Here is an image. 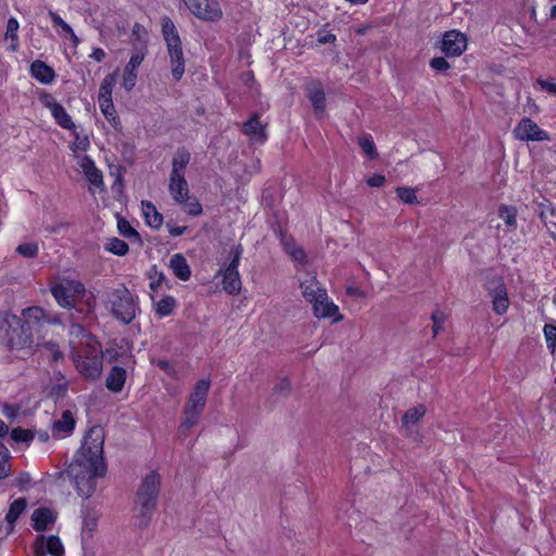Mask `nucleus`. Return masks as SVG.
Listing matches in <instances>:
<instances>
[{"mask_svg":"<svg viewBox=\"0 0 556 556\" xmlns=\"http://www.w3.org/2000/svg\"><path fill=\"white\" fill-rule=\"evenodd\" d=\"M162 34L167 46L172 76L178 81L185 74V56L180 37L168 17L162 18Z\"/></svg>","mask_w":556,"mask_h":556,"instance_id":"6","label":"nucleus"},{"mask_svg":"<svg viewBox=\"0 0 556 556\" xmlns=\"http://www.w3.org/2000/svg\"><path fill=\"white\" fill-rule=\"evenodd\" d=\"M544 336L546 339L547 348H556V326L545 325Z\"/></svg>","mask_w":556,"mask_h":556,"instance_id":"53","label":"nucleus"},{"mask_svg":"<svg viewBox=\"0 0 556 556\" xmlns=\"http://www.w3.org/2000/svg\"><path fill=\"white\" fill-rule=\"evenodd\" d=\"M538 84L541 86L543 90L547 91L548 93L556 94V83L552 80L539 79Z\"/></svg>","mask_w":556,"mask_h":556,"instance_id":"57","label":"nucleus"},{"mask_svg":"<svg viewBox=\"0 0 556 556\" xmlns=\"http://www.w3.org/2000/svg\"><path fill=\"white\" fill-rule=\"evenodd\" d=\"M156 365L162 369L164 370L168 376L170 377H176L177 372L174 368V366L168 362V361H165V359H160Z\"/></svg>","mask_w":556,"mask_h":556,"instance_id":"55","label":"nucleus"},{"mask_svg":"<svg viewBox=\"0 0 556 556\" xmlns=\"http://www.w3.org/2000/svg\"><path fill=\"white\" fill-rule=\"evenodd\" d=\"M109 306L113 316L124 324L131 323L139 311L138 299L125 287L109 294Z\"/></svg>","mask_w":556,"mask_h":556,"instance_id":"7","label":"nucleus"},{"mask_svg":"<svg viewBox=\"0 0 556 556\" xmlns=\"http://www.w3.org/2000/svg\"><path fill=\"white\" fill-rule=\"evenodd\" d=\"M18 408L14 405L4 404L2 407V414L9 418L14 419L17 416Z\"/></svg>","mask_w":556,"mask_h":556,"instance_id":"58","label":"nucleus"},{"mask_svg":"<svg viewBox=\"0 0 556 556\" xmlns=\"http://www.w3.org/2000/svg\"><path fill=\"white\" fill-rule=\"evenodd\" d=\"M103 443V430L98 427L91 428L66 469L67 476L75 482L77 493L86 498L96 492L97 479L106 475Z\"/></svg>","mask_w":556,"mask_h":556,"instance_id":"2","label":"nucleus"},{"mask_svg":"<svg viewBox=\"0 0 556 556\" xmlns=\"http://www.w3.org/2000/svg\"><path fill=\"white\" fill-rule=\"evenodd\" d=\"M38 244L35 242L22 243L16 248V252L27 258H33L38 254Z\"/></svg>","mask_w":556,"mask_h":556,"instance_id":"49","label":"nucleus"},{"mask_svg":"<svg viewBox=\"0 0 556 556\" xmlns=\"http://www.w3.org/2000/svg\"><path fill=\"white\" fill-rule=\"evenodd\" d=\"M396 194L406 204L417 203V195L413 188L399 187L396 188Z\"/></svg>","mask_w":556,"mask_h":556,"instance_id":"48","label":"nucleus"},{"mask_svg":"<svg viewBox=\"0 0 556 556\" xmlns=\"http://www.w3.org/2000/svg\"><path fill=\"white\" fill-rule=\"evenodd\" d=\"M153 302L155 314L160 318L169 316L176 307V300L172 295H165L161 299H156V295L150 294Z\"/></svg>","mask_w":556,"mask_h":556,"instance_id":"29","label":"nucleus"},{"mask_svg":"<svg viewBox=\"0 0 556 556\" xmlns=\"http://www.w3.org/2000/svg\"><path fill=\"white\" fill-rule=\"evenodd\" d=\"M30 75L43 85H50L55 79L54 70L40 60H36L31 63Z\"/></svg>","mask_w":556,"mask_h":556,"instance_id":"24","label":"nucleus"},{"mask_svg":"<svg viewBox=\"0 0 556 556\" xmlns=\"http://www.w3.org/2000/svg\"><path fill=\"white\" fill-rule=\"evenodd\" d=\"M448 318H450V313L444 309L437 308L432 313V315H431L432 332L434 336L439 334L444 329L445 324Z\"/></svg>","mask_w":556,"mask_h":556,"instance_id":"39","label":"nucleus"},{"mask_svg":"<svg viewBox=\"0 0 556 556\" xmlns=\"http://www.w3.org/2000/svg\"><path fill=\"white\" fill-rule=\"evenodd\" d=\"M242 255L241 245L231 250V261L223 271V289L228 294L235 295L241 291V279L239 275V264Z\"/></svg>","mask_w":556,"mask_h":556,"instance_id":"9","label":"nucleus"},{"mask_svg":"<svg viewBox=\"0 0 556 556\" xmlns=\"http://www.w3.org/2000/svg\"><path fill=\"white\" fill-rule=\"evenodd\" d=\"M168 189L176 203H184L189 199V188L185 176L170 175Z\"/></svg>","mask_w":556,"mask_h":556,"instance_id":"23","label":"nucleus"},{"mask_svg":"<svg viewBox=\"0 0 556 556\" xmlns=\"http://www.w3.org/2000/svg\"><path fill=\"white\" fill-rule=\"evenodd\" d=\"M18 27H20V24L15 17L9 18L8 24H7L5 39L8 41H10L9 49L11 51H16L18 48V36H17Z\"/></svg>","mask_w":556,"mask_h":556,"instance_id":"36","label":"nucleus"},{"mask_svg":"<svg viewBox=\"0 0 556 556\" xmlns=\"http://www.w3.org/2000/svg\"><path fill=\"white\" fill-rule=\"evenodd\" d=\"M60 323L58 315L39 306L23 309L21 317L0 312V344L7 348H55V343L40 341L47 336L48 327Z\"/></svg>","mask_w":556,"mask_h":556,"instance_id":"1","label":"nucleus"},{"mask_svg":"<svg viewBox=\"0 0 556 556\" xmlns=\"http://www.w3.org/2000/svg\"><path fill=\"white\" fill-rule=\"evenodd\" d=\"M116 79L114 74L106 75L100 86L98 98H112Z\"/></svg>","mask_w":556,"mask_h":556,"instance_id":"42","label":"nucleus"},{"mask_svg":"<svg viewBox=\"0 0 556 556\" xmlns=\"http://www.w3.org/2000/svg\"><path fill=\"white\" fill-rule=\"evenodd\" d=\"M169 268L178 279L182 281H187L190 279L191 269L186 257L182 254L176 253L170 257Z\"/></svg>","mask_w":556,"mask_h":556,"instance_id":"26","label":"nucleus"},{"mask_svg":"<svg viewBox=\"0 0 556 556\" xmlns=\"http://www.w3.org/2000/svg\"><path fill=\"white\" fill-rule=\"evenodd\" d=\"M291 393V383L288 378H281L279 382L273 388V394L282 397H288Z\"/></svg>","mask_w":556,"mask_h":556,"instance_id":"50","label":"nucleus"},{"mask_svg":"<svg viewBox=\"0 0 556 556\" xmlns=\"http://www.w3.org/2000/svg\"><path fill=\"white\" fill-rule=\"evenodd\" d=\"M197 17L215 22L222 18L223 11L216 0H182Z\"/></svg>","mask_w":556,"mask_h":556,"instance_id":"12","label":"nucleus"},{"mask_svg":"<svg viewBox=\"0 0 556 556\" xmlns=\"http://www.w3.org/2000/svg\"><path fill=\"white\" fill-rule=\"evenodd\" d=\"M306 96L309 99L316 115H320L326 109V96L319 81H312L306 86Z\"/></svg>","mask_w":556,"mask_h":556,"instance_id":"19","label":"nucleus"},{"mask_svg":"<svg viewBox=\"0 0 556 556\" xmlns=\"http://www.w3.org/2000/svg\"><path fill=\"white\" fill-rule=\"evenodd\" d=\"M514 138L525 142L549 141V134L529 117L521 118L513 130Z\"/></svg>","mask_w":556,"mask_h":556,"instance_id":"10","label":"nucleus"},{"mask_svg":"<svg viewBox=\"0 0 556 556\" xmlns=\"http://www.w3.org/2000/svg\"><path fill=\"white\" fill-rule=\"evenodd\" d=\"M30 482V476L27 472H22L17 478V485H25Z\"/></svg>","mask_w":556,"mask_h":556,"instance_id":"64","label":"nucleus"},{"mask_svg":"<svg viewBox=\"0 0 556 556\" xmlns=\"http://www.w3.org/2000/svg\"><path fill=\"white\" fill-rule=\"evenodd\" d=\"M67 392V384H55L51 389V394L55 395L56 397H64Z\"/></svg>","mask_w":556,"mask_h":556,"instance_id":"59","label":"nucleus"},{"mask_svg":"<svg viewBox=\"0 0 556 556\" xmlns=\"http://www.w3.org/2000/svg\"><path fill=\"white\" fill-rule=\"evenodd\" d=\"M75 140L71 144V150L74 154L75 160L77 161V155H85L84 152L88 150L90 147V141L88 136L79 135L75 130Z\"/></svg>","mask_w":556,"mask_h":556,"instance_id":"40","label":"nucleus"},{"mask_svg":"<svg viewBox=\"0 0 556 556\" xmlns=\"http://www.w3.org/2000/svg\"><path fill=\"white\" fill-rule=\"evenodd\" d=\"M358 144L359 147L362 148V150L364 151V153H366V155L369 157V159H376L377 156V152H376V146H375V142L372 140V138L370 136H363L358 139Z\"/></svg>","mask_w":556,"mask_h":556,"instance_id":"45","label":"nucleus"},{"mask_svg":"<svg viewBox=\"0 0 556 556\" xmlns=\"http://www.w3.org/2000/svg\"><path fill=\"white\" fill-rule=\"evenodd\" d=\"M49 15H50V18H51V22H52L53 26L60 28L59 33L61 35L66 36L74 46H77L79 43V39L75 35L73 28L60 15H58L56 13L50 11Z\"/></svg>","mask_w":556,"mask_h":556,"instance_id":"32","label":"nucleus"},{"mask_svg":"<svg viewBox=\"0 0 556 556\" xmlns=\"http://www.w3.org/2000/svg\"><path fill=\"white\" fill-rule=\"evenodd\" d=\"M90 58H92L97 62H102L106 58V53L101 48H94L90 54Z\"/></svg>","mask_w":556,"mask_h":556,"instance_id":"62","label":"nucleus"},{"mask_svg":"<svg viewBox=\"0 0 556 556\" xmlns=\"http://www.w3.org/2000/svg\"><path fill=\"white\" fill-rule=\"evenodd\" d=\"M103 350H74L72 358L79 374L89 380H96L102 371Z\"/></svg>","mask_w":556,"mask_h":556,"instance_id":"8","label":"nucleus"},{"mask_svg":"<svg viewBox=\"0 0 556 556\" xmlns=\"http://www.w3.org/2000/svg\"><path fill=\"white\" fill-rule=\"evenodd\" d=\"M467 48V38L458 30L446 31L442 39V51L447 56H459Z\"/></svg>","mask_w":556,"mask_h":556,"instance_id":"16","label":"nucleus"},{"mask_svg":"<svg viewBox=\"0 0 556 556\" xmlns=\"http://www.w3.org/2000/svg\"><path fill=\"white\" fill-rule=\"evenodd\" d=\"M141 213L146 224L153 228L160 229L163 225V215L157 211L155 205L147 200L141 201Z\"/></svg>","mask_w":556,"mask_h":556,"instance_id":"25","label":"nucleus"},{"mask_svg":"<svg viewBox=\"0 0 556 556\" xmlns=\"http://www.w3.org/2000/svg\"><path fill=\"white\" fill-rule=\"evenodd\" d=\"M243 132L255 142H264L266 139L264 127L256 116L243 124Z\"/></svg>","mask_w":556,"mask_h":556,"instance_id":"31","label":"nucleus"},{"mask_svg":"<svg viewBox=\"0 0 556 556\" xmlns=\"http://www.w3.org/2000/svg\"><path fill=\"white\" fill-rule=\"evenodd\" d=\"M210 386L211 380L205 378L195 383L184 407V420L179 426L180 437L186 438L189 430L198 424L206 404Z\"/></svg>","mask_w":556,"mask_h":556,"instance_id":"5","label":"nucleus"},{"mask_svg":"<svg viewBox=\"0 0 556 556\" xmlns=\"http://www.w3.org/2000/svg\"><path fill=\"white\" fill-rule=\"evenodd\" d=\"M346 293L351 296H354V298H362L363 296V292L359 290V288L355 287V286H349L346 288Z\"/></svg>","mask_w":556,"mask_h":556,"instance_id":"63","label":"nucleus"},{"mask_svg":"<svg viewBox=\"0 0 556 556\" xmlns=\"http://www.w3.org/2000/svg\"><path fill=\"white\" fill-rule=\"evenodd\" d=\"M180 204L184 205V210L189 215L197 216V215H200L202 213V206L199 203V201L195 200V199H191L189 197L188 200H186L184 203H180Z\"/></svg>","mask_w":556,"mask_h":556,"instance_id":"51","label":"nucleus"},{"mask_svg":"<svg viewBox=\"0 0 556 556\" xmlns=\"http://www.w3.org/2000/svg\"><path fill=\"white\" fill-rule=\"evenodd\" d=\"M104 250L114 255L124 256L128 253L129 248L125 241L114 237L108 239L104 243Z\"/></svg>","mask_w":556,"mask_h":556,"instance_id":"38","label":"nucleus"},{"mask_svg":"<svg viewBox=\"0 0 556 556\" xmlns=\"http://www.w3.org/2000/svg\"><path fill=\"white\" fill-rule=\"evenodd\" d=\"M300 288L304 299L312 305L317 301L319 294L327 293V290L321 287L315 275H309L306 279H301Z\"/></svg>","mask_w":556,"mask_h":556,"instance_id":"21","label":"nucleus"},{"mask_svg":"<svg viewBox=\"0 0 556 556\" xmlns=\"http://www.w3.org/2000/svg\"><path fill=\"white\" fill-rule=\"evenodd\" d=\"M366 182L370 187H381L386 182V177L383 175H380V174H375V175L370 176L366 180Z\"/></svg>","mask_w":556,"mask_h":556,"instance_id":"56","label":"nucleus"},{"mask_svg":"<svg viewBox=\"0 0 556 556\" xmlns=\"http://www.w3.org/2000/svg\"><path fill=\"white\" fill-rule=\"evenodd\" d=\"M83 514V527H81V534L83 538L88 536V539H91L93 536V532L97 529L98 526V519L99 515L96 511V509L84 506L81 509Z\"/></svg>","mask_w":556,"mask_h":556,"instance_id":"27","label":"nucleus"},{"mask_svg":"<svg viewBox=\"0 0 556 556\" xmlns=\"http://www.w3.org/2000/svg\"><path fill=\"white\" fill-rule=\"evenodd\" d=\"M76 163L88 180L90 189L103 190V174L101 169L97 167L94 161L89 155H77Z\"/></svg>","mask_w":556,"mask_h":556,"instance_id":"14","label":"nucleus"},{"mask_svg":"<svg viewBox=\"0 0 556 556\" xmlns=\"http://www.w3.org/2000/svg\"><path fill=\"white\" fill-rule=\"evenodd\" d=\"M40 103L50 111L55 123L67 130H75V124L64 106L49 92L39 94Z\"/></svg>","mask_w":556,"mask_h":556,"instance_id":"11","label":"nucleus"},{"mask_svg":"<svg viewBox=\"0 0 556 556\" xmlns=\"http://www.w3.org/2000/svg\"><path fill=\"white\" fill-rule=\"evenodd\" d=\"M50 290L56 303L63 308H75L84 299L88 309H92L96 305L94 295L87 293L85 286L78 279L61 277L51 286Z\"/></svg>","mask_w":556,"mask_h":556,"instance_id":"4","label":"nucleus"},{"mask_svg":"<svg viewBox=\"0 0 556 556\" xmlns=\"http://www.w3.org/2000/svg\"><path fill=\"white\" fill-rule=\"evenodd\" d=\"M55 519L56 516L52 509L48 507H39L35 509L31 515L33 528L38 532L46 531L49 525L55 522Z\"/></svg>","mask_w":556,"mask_h":556,"instance_id":"22","label":"nucleus"},{"mask_svg":"<svg viewBox=\"0 0 556 556\" xmlns=\"http://www.w3.org/2000/svg\"><path fill=\"white\" fill-rule=\"evenodd\" d=\"M26 506L27 501L24 497H20L11 503L9 511L5 515V520L8 522V534L14 530V523L20 518L22 513L25 510Z\"/></svg>","mask_w":556,"mask_h":556,"instance_id":"30","label":"nucleus"},{"mask_svg":"<svg viewBox=\"0 0 556 556\" xmlns=\"http://www.w3.org/2000/svg\"><path fill=\"white\" fill-rule=\"evenodd\" d=\"M430 65L438 72H444L450 67L448 62L441 56L432 59Z\"/></svg>","mask_w":556,"mask_h":556,"instance_id":"54","label":"nucleus"},{"mask_svg":"<svg viewBox=\"0 0 556 556\" xmlns=\"http://www.w3.org/2000/svg\"><path fill=\"white\" fill-rule=\"evenodd\" d=\"M162 478L155 470L149 472L140 482L136 492V527L146 529L151 522L152 516L157 508Z\"/></svg>","mask_w":556,"mask_h":556,"instance_id":"3","label":"nucleus"},{"mask_svg":"<svg viewBox=\"0 0 556 556\" xmlns=\"http://www.w3.org/2000/svg\"><path fill=\"white\" fill-rule=\"evenodd\" d=\"M9 458L8 448L0 442V479L8 477L10 472Z\"/></svg>","mask_w":556,"mask_h":556,"instance_id":"46","label":"nucleus"},{"mask_svg":"<svg viewBox=\"0 0 556 556\" xmlns=\"http://www.w3.org/2000/svg\"><path fill=\"white\" fill-rule=\"evenodd\" d=\"M126 381V369L121 366H113L105 381L106 388L118 393L123 390Z\"/></svg>","mask_w":556,"mask_h":556,"instance_id":"28","label":"nucleus"},{"mask_svg":"<svg viewBox=\"0 0 556 556\" xmlns=\"http://www.w3.org/2000/svg\"><path fill=\"white\" fill-rule=\"evenodd\" d=\"M71 348H96L98 342L83 326L74 324L68 330Z\"/></svg>","mask_w":556,"mask_h":556,"instance_id":"20","label":"nucleus"},{"mask_svg":"<svg viewBox=\"0 0 556 556\" xmlns=\"http://www.w3.org/2000/svg\"><path fill=\"white\" fill-rule=\"evenodd\" d=\"M146 58V51L143 49L132 52L128 63L125 65L122 73V87L130 91L137 83V70Z\"/></svg>","mask_w":556,"mask_h":556,"instance_id":"15","label":"nucleus"},{"mask_svg":"<svg viewBox=\"0 0 556 556\" xmlns=\"http://www.w3.org/2000/svg\"><path fill=\"white\" fill-rule=\"evenodd\" d=\"M498 216L505 222V224L510 227H516V217H517V211L513 206H501L498 211Z\"/></svg>","mask_w":556,"mask_h":556,"instance_id":"43","label":"nucleus"},{"mask_svg":"<svg viewBox=\"0 0 556 556\" xmlns=\"http://www.w3.org/2000/svg\"><path fill=\"white\" fill-rule=\"evenodd\" d=\"M542 210L540 212V217L545 222L546 218H547V215H555V207L551 204V203H547L546 205L542 204Z\"/></svg>","mask_w":556,"mask_h":556,"instance_id":"61","label":"nucleus"},{"mask_svg":"<svg viewBox=\"0 0 556 556\" xmlns=\"http://www.w3.org/2000/svg\"><path fill=\"white\" fill-rule=\"evenodd\" d=\"M426 406L418 404L412 408H408L401 418L402 426L407 428L410 425H416L426 415Z\"/></svg>","mask_w":556,"mask_h":556,"instance_id":"33","label":"nucleus"},{"mask_svg":"<svg viewBox=\"0 0 556 556\" xmlns=\"http://www.w3.org/2000/svg\"><path fill=\"white\" fill-rule=\"evenodd\" d=\"M149 277H150L149 287L151 290L150 294L156 295V292H157L159 288L162 286L165 277L162 273H160V274L155 273L154 275L150 274Z\"/></svg>","mask_w":556,"mask_h":556,"instance_id":"52","label":"nucleus"},{"mask_svg":"<svg viewBox=\"0 0 556 556\" xmlns=\"http://www.w3.org/2000/svg\"><path fill=\"white\" fill-rule=\"evenodd\" d=\"M167 229H168V233L172 236V237H178V236H181L187 227L185 226H176V225H173V224H167Z\"/></svg>","mask_w":556,"mask_h":556,"instance_id":"60","label":"nucleus"},{"mask_svg":"<svg viewBox=\"0 0 556 556\" xmlns=\"http://www.w3.org/2000/svg\"><path fill=\"white\" fill-rule=\"evenodd\" d=\"M11 438L15 442H25L28 443L33 441L34 433L31 430L23 429L21 427H16L11 431Z\"/></svg>","mask_w":556,"mask_h":556,"instance_id":"47","label":"nucleus"},{"mask_svg":"<svg viewBox=\"0 0 556 556\" xmlns=\"http://www.w3.org/2000/svg\"><path fill=\"white\" fill-rule=\"evenodd\" d=\"M489 294L492 299L493 311L497 315H504L509 307V298L506 286L502 281H496L489 287Z\"/></svg>","mask_w":556,"mask_h":556,"instance_id":"18","label":"nucleus"},{"mask_svg":"<svg viewBox=\"0 0 556 556\" xmlns=\"http://www.w3.org/2000/svg\"><path fill=\"white\" fill-rule=\"evenodd\" d=\"M34 553L36 556H46L47 553L52 556H63L64 547L59 536L50 535L46 538L41 534L34 543Z\"/></svg>","mask_w":556,"mask_h":556,"instance_id":"17","label":"nucleus"},{"mask_svg":"<svg viewBox=\"0 0 556 556\" xmlns=\"http://www.w3.org/2000/svg\"><path fill=\"white\" fill-rule=\"evenodd\" d=\"M76 420L71 410L66 409L62 413L61 419L53 424V430L63 432L66 435L71 434L75 429Z\"/></svg>","mask_w":556,"mask_h":556,"instance_id":"34","label":"nucleus"},{"mask_svg":"<svg viewBox=\"0 0 556 556\" xmlns=\"http://www.w3.org/2000/svg\"><path fill=\"white\" fill-rule=\"evenodd\" d=\"M98 104L100 108V111L104 115V117L108 119L109 123L112 125H115L117 122V114L113 104L112 98H98Z\"/></svg>","mask_w":556,"mask_h":556,"instance_id":"37","label":"nucleus"},{"mask_svg":"<svg viewBox=\"0 0 556 556\" xmlns=\"http://www.w3.org/2000/svg\"><path fill=\"white\" fill-rule=\"evenodd\" d=\"M319 298L312 304L314 316L318 319H329L331 323L341 321L343 316L328 293H321Z\"/></svg>","mask_w":556,"mask_h":556,"instance_id":"13","label":"nucleus"},{"mask_svg":"<svg viewBox=\"0 0 556 556\" xmlns=\"http://www.w3.org/2000/svg\"><path fill=\"white\" fill-rule=\"evenodd\" d=\"M117 229L119 235H122L123 237L140 241L139 232L125 218L119 217L117 219Z\"/></svg>","mask_w":556,"mask_h":556,"instance_id":"41","label":"nucleus"},{"mask_svg":"<svg viewBox=\"0 0 556 556\" xmlns=\"http://www.w3.org/2000/svg\"><path fill=\"white\" fill-rule=\"evenodd\" d=\"M190 161V153L187 150H178L174 157L172 164V173L173 176H184L185 169Z\"/></svg>","mask_w":556,"mask_h":556,"instance_id":"35","label":"nucleus"},{"mask_svg":"<svg viewBox=\"0 0 556 556\" xmlns=\"http://www.w3.org/2000/svg\"><path fill=\"white\" fill-rule=\"evenodd\" d=\"M286 251L291 255V257L298 262L299 264H305L306 254L301 247L295 245L294 243L285 242Z\"/></svg>","mask_w":556,"mask_h":556,"instance_id":"44","label":"nucleus"}]
</instances>
